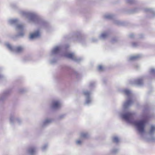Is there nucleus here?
<instances>
[{
	"mask_svg": "<svg viewBox=\"0 0 155 155\" xmlns=\"http://www.w3.org/2000/svg\"><path fill=\"white\" fill-rule=\"evenodd\" d=\"M113 140L114 142L117 143L119 141V139L117 137H115L113 138Z\"/></svg>",
	"mask_w": 155,
	"mask_h": 155,
	"instance_id": "obj_18",
	"label": "nucleus"
},
{
	"mask_svg": "<svg viewBox=\"0 0 155 155\" xmlns=\"http://www.w3.org/2000/svg\"><path fill=\"white\" fill-rule=\"evenodd\" d=\"M69 47V45H64L62 43H60L58 44L55 45L54 48H67Z\"/></svg>",
	"mask_w": 155,
	"mask_h": 155,
	"instance_id": "obj_8",
	"label": "nucleus"
},
{
	"mask_svg": "<svg viewBox=\"0 0 155 155\" xmlns=\"http://www.w3.org/2000/svg\"><path fill=\"white\" fill-rule=\"evenodd\" d=\"M110 34V31L109 30H106L103 31L98 36L99 39L102 41L106 40L109 36Z\"/></svg>",
	"mask_w": 155,
	"mask_h": 155,
	"instance_id": "obj_4",
	"label": "nucleus"
},
{
	"mask_svg": "<svg viewBox=\"0 0 155 155\" xmlns=\"http://www.w3.org/2000/svg\"><path fill=\"white\" fill-rule=\"evenodd\" d=\"M4 45L5 47L8 48H13L14 47L11 44L8 42H6L4 43Z\"/></svg>",
	"mask_w": 155,
	"mask_h": 155,
	"instance_id": "obj_12",
	"label": "nucleus"
},
{
	"mask_svg": "<svg viewBox=\"0 0 155 155\" xmlns=\"http://www.w3.org/2000/svg\"><path fill=\"white\" fill-rule=\"evenodd\" d=\"M126 2L127 3L131 4L133 2L134 0H126Z\"/></svg>",
	"mask_w": 155,
	"mask_h": 155,
	"instance_id": "obj_25",
	"label": "nucleus"
},
{
	"mask_svg": "<svg viewBox=\"0 0 155 155\" xmlns=\"http://www.w3.org/2000/svg\"><path fill=\"white\" fill-rule=\"evenodd\" d=\"M124 91L125 93L127 95H129L130 93V91L128 90H125Z\"/></svg>",
	"mask_w": 155,
	"mask_h": 155,
	"instance_id": "obj_24",
	"label": "nucleus"
},
{
	"mask_svg": "<svg viewBox=\"0 0 155 155\" xmlns=\"http://www.w3.org/2000/svg\"><path fill=\"white\" fill-rule=\"evenodd\" d=\"M23 28H24V26L23 25ZM24 29L21 30H17L18 32V36L20 37H22L24 36V33L23 31Z\"/></svg>",
	"mask_w": 155,
	"mask_h": 155,
	"instance_id": "obj_15",
	"label": "nucleus"
},
{
	"mask_svg": "<svg viewBox=\"0 0 155 155\" xmlns=\"http://www.w3.org/2000/svg\"><path fill=\"white\" fill-rule=\"evenodd\" d=\"M114 16L113 15L110 14H106L104 16L105 18L108 19H112L114 18Z\"/></svg>",
	"mask_w": 155,
	"mask_h": 155,
	"instance_id": "obj_10",
	"label": "nucleus"
},
{
	"mask_svg": "<svg viewBox=\"0 0 155 155\" xmlns=\"http://www.w3.org/2000/svg\"><path fill=\"white\" fill-rule=\"evenodd\" d=\"M2 40L0 39V44L2 43Z\"/></svg>",
	"mask_w": 155,
	"mask_h": 155,
	"instance_id": "obj_31",
	"label": "nucleus"
},
{
	"mask_svg": "<svg viewBox=\"0 0 155 155\" xmlns=\"http://www.w3.org/2000/svg\"><path fill=\"white\" fill-rule=\"evenodd\" d=\"M147 120L146 119L135 121L134 122V125L137 128L138 130L140 133H143L144 132V128Z\"/></svg>",
	"mask_w": 155,
	"mask_h": 155,
	"instance_id": "obj_3",
	"label": "nucleus"
},
{
	"mask_svg": "<svg viewBox=\"0 0 155 155\" xmlns=\"http://www.w3.org/2000/svg\"><path fill=\"white\" fill-rule=\"evenodd\" d=\"M115 38V41H116L117 40V38Z\"/></svg>",
	"mask_w": 155,
	"mask_h": 155,
	"instance_id": "obj_33",
	"label": "nucleus"
},
{
	"mask_svg": "<svg viewBox=\"0 0 155 155\" xmlns=\"http://www.w3.org/2000/svg\"><path fill=\"white\" fill-rule=\"evenodd\" d=\"M35 152V150L34 149H31L29 150V152L31 154H33Z\"/></svg>",
	"mask_w": 155,
	"mask_h": 155,
	"instance_id": "obj_23",
	"label": "nucleus"
},
{
	"mask_svg": "<svg viewBox=\"0 0 155 155\" xmlns=\"http://www.w3.org/2000/svg\"><path fill=\"white\" fill-rule=\"evenodd\" d=\"M142 80L141 79H139L137 80V83L138 84H140L142 83Z\"/></svg>",
	"mask_w": 155,
	"mask_h": 155,
	"instance_id": "obj_22",
	"label": "nucleus"
},
{
	"mask_svg": "<svg viewBox=\"0 0 155 155\" xmlns=\"http://www.w3.org/2000/svg\"><path fill=\"white\" fill-rule=\"evenodd\" d=\"M59 49H55V50H56V51H57L58 50H59Z\"/></svg>",
	"mask_w": 155,
	"mask_h": 155,
	"instance_id": "obj_34",
	"label": "nucleus"
},
{
	"mask_svg": "<svg viewBox=\"0 0 155 155\" xmlns=\"http://www.w3.org/2000/svg\"><path fill=\"white\" fill-rule=\"evenodd\" d=\"M154 130H155V127L154 126H151V130H150V132L152 133Z\"/></svg>",
	"mask_w": 155,
	"mask_h": 155,
	"instance_id": "obj_20",
	"label": "nucleus"
},
{
	"mask_svg": "<svg viewBox=\"0 0 155 155\" xmlns=\"http://www.w3.org/2000/svg\"><path fill=\"white\" fill-rule=\"evenodd\" d=\"M23 48V46L21 45H19L17 46L16 48Z\"/></svg>",
	"mask_w": 155,
	"mask_h": 155,
	"instance_id": "obj_28",
	"label": "nucleus"
},
{
	"mask_svg": "<svg viewBox=\"0 0 155 155\" xmlns=\"http://www.w3.org/2000/svg\"><path fill=\"white\" fill-rule=\"evenodd\" d=\"M114 23L115 24L118 25H121L123 24L122 21L118 19L114 20Z\"/></svg>",
	"mask_w": 155,
	"mask_h": 155,
	"instance_id": "obj_13",
	"label": "nucleus"
},
{
	"mask_svg": "<svg viewBox=\"0 0 155 155\" xmlns=\"http://www.w3.org/2000/svg\"><path fill=\"white\" fill-rule=\"evenodd\" d=\"M144 11L145 12L150 14V17H153L155 16V11L153 9L146 8H145Z\"/></svg>",
	"mask_w": 155,
	"mask_h": 155,
	"instance_id": "obj_7",
	"label": "nucleus"
},
{
	"mask_svg": "<svg viewBox=\"0 0 155 155\" xmlns=\"http://www.w3.org/2000/svg\"><path fill=\"white\" fill-rule=\"evenodd\" d=\"M60 106V104L58 101H55L53 102V107L54 108H57Z\"/></svg>",
	"mask_w": 155,
	"mask_h": 155,
	"instance_id": "obj_14",
	"label": "nucleus"
},
{
	"mask_svg": "<svg viewBox=\"0 0 155 155\" xmlns=\"http://www.w3.org/2000/svg\"><path fill=\"white\" fill-rule=\"evenodd\" d=\"M11 7L13 9H16L17 8V6L15 4H12L11 5Z\"/></svg>",
	"mask_w": 155,
	"mask_h": 155,
	"instance_id": "obj_17",
	"label": "nucleus"
},
{
	"mask_svg": "<svg viewBox=\"0 0 155 155\" xmlns=\"http://www.w3.org/2000/svg\"><path fill=\"white\" fill-rule=\"evenodd\" d=\"M139 56H134L131 57L130 59V60H135L139 58Z\"/></svg>",
	"mask_w": 155,
	"mask_h": 155,
	"instance_id": "obj_16",
	"label": "nucleus"
},
{
	"mask_svg": "<svg viewBox=\"0 0 155 155\" xmlns=\"http://www.w3.org/2000/svg\"><path fill=\"white\" fill-rule=\"evenodd\" d=\"M40 35V31L39 30H37L30 34L29 38L31 39H35L38 38Z\"/></svg>",
	"mask_w": 155,
	"mask_h": 155,
	"instance_id": "obj_6",
	"label": "nucleus"
},
{
	"mask_svg": "<svg viewBox=\"0 0 155 155\" xmlns=\"http://www.w3.org/2000/svg\"><path fill=\"white\" fill-rule=\"evenodd\" d=\"M103 68V67L101 65H100L98 66V69L99 71H102Z\"/></svg>",
	"mask_w": 155,
	"mask_h": 155,
	"instance_id": "obj_26",
	"label": "nucleus"
},
{
	"mask_svg": "<svg viewBox=\"0 0 155 155\" xmlns=\"http://www.w3.org/2000/svg\"><path fill=\"white\" fill-rule=\"evenodd\" d=\"M19 12L22 16L28 18L30 22L42 25H45L46 24L35 12L24 11H20Z\"/></svg>",
	"mask_w": 155,
	"mask_h": 155,
	"instance_id": "obj_1",
	"label": "nucleus"
},
{
	"mask_svg": "<svg viewBox=\"0 0 155 155\" xmlns=\"http://www.w3.org/2000/svg\"><path fill=\"white\" fill-rule=\"evenodd\" d=\"M132 103V101L131 100L128 101L126 103V105H129Z\"/></svg>",
	"mask_w": 155,
	"mask_h": 155,
	"instance_id": "obj_21",
	"label": "nucleus"
},
{
	"mask_svg": "<svg viewBox=\"0 0 155 155\" xmlns=\"http://www.w3.org/2000/svg\"><path fill=\"white\" fill-rule=\"evenodd\" d=\"M81 143V141H80V140H78V141H77V144H80V143Z\"/></svg>",
	"mask_w": 155,
	"mask_h": 155,
	"instance_id": "obj_30",
	"label": "nucleus"
},
{
	"mask_svg": "<svg viewBox=\"0 0 155 155\" xmlns=\"http://www.w3.org/2000/svg\"><path fill=\"white\" fill-rule=\"evenodd\" d=\"M22 49H17V51H20V50H21Z\"/></svg>",
	"mask_w": 155,
	"mask_h": 155,
	"instance_id": "obj_32",
	"label": "nucleus"
},
{
	"mask_svg": "<svg viewBox=\"0 0 155 155\" xmlns=\"http://www.w3.org/2000/svg\"><path fill=\"white\" fill-rule=\"evenodd\" d=\"M91 40L92 42H95L97 41L98 39L96 38L93 37L91 38Z\"/></svg>",
	"mask_w": 155,
	"mask_h": 155,
	"instance_id": "obj_19",
	"label": "nucleus"
},
{
	"mask_svg": "<svg viewBox=\"0 0 155 155\" xmlns=\"http://www.w3.org/2000/svg\"><path fill=\"white\" fill-rule=\"evenodd\" d=\"M9 24L15 27L16 30H21L23 29V25L19 24V21L17 18H10L8 20Z\"/></svg>",
	"mask_w": 155,
	"mask_h": 155,
	"instance_id": "obj_2",
	"label": "nucleus"
},
{
	"mask_svg": "<svg viewBox=\"0 0 155 155\" xmlns=\"http://www.w3.org/2000/svg\"><path fill=\"white\" fill-rule=\"evenodd\" d=\"M123 118L129 122H131L133 120V114L127 113L123 115Z\"/></svg>",
	"mask_w": 155,
	"mask_h": 155,
	"instance_id": "obj_5",
	"label": "nucleus"
},
{
	"mask_svg": "<svg viewBox=\"0 0 155 155\" xmlns=\"http://www.w3.org/2000/svg\"><path fill=\"white\" fill-rule=\"evenodd\" d=\"M134 35L133 34H131L129 35V37L131 38H132L134 37Z\"/></svg>",
	"mask_w": 155,
	"mask_h": 155,
	"instance_id": "obj_29",
	"label": "nucleus"
},
{
	"mask_svg": "<svg viewBox=\"0 0 155 155\" xmlns=\"http://www.w3.org/2000/svg\"><path fill=\"white\" fill-rule=\"evenodd\" d=\"M65 56L68 58L72 59H74V54L72 53H66L65 54Z\"/></svg>",
	"mask_w": 155,
	"mask_h": 155,
	"instance_id": "obj_9",
	"label": "nucleus"
},
{
	"mask_svg": "<svg viewBox=\"0 0 155 155\" xmlns=\"http://www.w3.org/2000/svg\"><path fill=\"white\" fill-rule=\"evenodd\" d=\"M130 45L132 48H138L140 45V44L137 42H133L131 43Z\"/></svg>",
	"mask_w": 155,
	"mask_h": 155,
	"instance_id": "obj_11",
	"label": "nucleus"
},
{
	"mask_svg": "<svg viewBox=\"0 0 155 155\" xmlns=\"http://www.w3.org/2000/svg\"><path fill=\"white\" fill-rule=\"evenodd\" d=\"M87 135V134L86 133H82L81 134V137H86Z\"/></svg>",
	"mask_w": 155,
	"mask_h": 155,
	"instance_id": "obj_27",
	"label": "nucleus"
}]
</instances>
